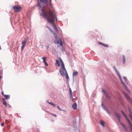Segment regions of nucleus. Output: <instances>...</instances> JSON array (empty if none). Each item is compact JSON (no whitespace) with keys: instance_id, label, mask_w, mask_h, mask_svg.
<instances>
[{"instance_id":"1","label":"nucleus","mask_w":132,"mask_h":132,"mask_svg":"<svg viewBox=\"0 0 132 132\" xmlns=\"http://www.w3.org/2000/svg\"><path fill=\"white\" fill-rule=\"evenodd\" d=\"M42 14L43 15V17L44 18L46 19L48 22L50 24H52V25L54 29L56 32H58V30L56 26L54 23V19L56 18V20H57V18L55 14L53 13L51 11H50L48 13V15H47L45 13H42L40 15Z\"/></svg>"},{"instance_id":"2","label":"nucleus","mask_w":132,"mask_h":132,"mask_svg":"<svg viewBox=\"0 0 132 132\" xmlns=\"http://www.w3.org/2000/svg\"><path fill=\"white\" fill-rule=\"evenodd\" d=\"M38 4L37 5V6L39 7V9L40 10H41L43 12V13H45L46 14V12L44 9V6L43 5V4H42L41 3L46 4V7H47L48 8V0H38Z\"/></svg>"},{"instance_id":"3","label":"nucleus","mask_w":132,"mask_h":132,"mask_svg":"<svg viewBox=\"0 0 132 132\" xmlns=\"http://www.w3.org/2000/svg\"><path fill=\"white\" fill-rule=\"evenodd\" d=\"M46 27L50 30V31L53 34L54 36V37L55 38H56V41L55 42V43H56L57 44H60V46H62V41L61 39H59V38L57 37V35L56 34V33L55 32L53 31V30L51 29L48 26H47Z\"/></svg>"},{"instance_id":"4","label":"nucleus","mask_w":132,"mask_h":132,"mask_svg":"<svg viewBox=\"0 0 132 132\" xmlns=\"http://www.w3.org/2000/svg\"><path fill=\"white\" fill-rule=\"evenodd\" d=\"M48 3V8L46 7L48 10V11L46 12V14H47L48 15V13L50 11H51L53 13H54V12L55 11V10L54 9L53 6L52 5L51 3V0H50V2Z\"/></svg>"},{"instance_id":"5","label":"nucleus","mask_w":132,"mask_h":132,"mask_svg":"<svg viewBox=\"0 0 132 132\" xmlns=\"http://www.w3.org/2000/svg\"><path fill=\"white\" fill-rule=\"evenodd\" d=\"M65 69H64L61 68L59 70V72L60 74L62 76H63L66 73V72H67V70L65 68Z\"/></svg>"},{"instance_id":"6","label":"nucleus","mask_w":132,"mask_h":132,"mask_svg":"<svg viewBox=\"0 0 132 132\" xmlns=\"http://www.w3.org/2000/svg\"><path fill=\"white\" fill-rule=\"evenodd\" d=\"M123 93L124 95L125 98L126 99L128 102H130L132 101V99L129 96L128 94H126L124 92H123Z\"/></svg>"},{"instance_id":"7","label":"nucleus","mask_w":132,"mask_h":132,"mask_svg":"<svg viewBox=\"0 0 132 132\" xmlns=\"http://www.w3.org/2000/svg\"><path fill=\"white\" fill-rule=\"evenodd\" d=\"M114 114L116 116L117 118L118 121L120 124V123H122L121 122V121L120 120L121 119V117L120 115H119V114L116 111L114 112Z\"/></svg>"},{"instance_id":"8","label":"nucleus","mask_w":132,"mask_h":132,"mask_svg":"<svg viewBox=\"0 0 132 132\" xmlns=\"http://www.w3.org/2000/svg\"><path fill=\"white\" fill-rule=\"evenodd\" d=\"M27 40V39L24 41H23L22 42V45L21 47V51H23V49L24 47L26 45V43Z\"/></svg>"},{"instance_id":"9","label":"nucleus","mask_w":132,"mask_h":132,"mask_svg":"<svg viewBox=\"0 0 132 132\" xmlns=\"http://www.w3.org/2000/svg\"><path fill=\"white\" fill-rule=\"evenodd\" d=\"M60 60V62L61 63L62 67V69H65V65L63 63V62L62 60V59L60 58H59Z\"/></svg>"},{"instance_id":"10","label":"nucleus","mask_w":132,"mask_h":132,"mask_svg":"<svg viewBox=\"0 0 132 132\" xmlns=\"http://www.w3.org/2000/svg\"><path fill=\"white\" fill-rule=\"evenodd\" d=\"M120 124L122 126L125 130L126 131H127L128 129L125 125H124L123 123H120Z\"/></svg>"},{"instance_id":"11","label":"nucleus","mask_w":132,"mask_h":132,"mask_svg":"<svg viewBox=\"0 0 132 132\" xmlns=\"http://www.w3.org/2000/svg\"><path fill=\"white\" fill-rule=\"evenodd\" d=\"M100 121L101 125H102L103 127H104L105 124L104 121L102 120H100Z\"/></svg>"},{"instance_id":"12","label":"nucleus","mask_w":132,"mask_h":132,"mask_svg":"<svg viewBox=\"0 0 132 132\" xmlns=\"http://www.w3.org/2000/svg\"><path fill=\"white\" fill-rule=\"evenodd\" d=\"M77 106V105L76 103H74L72 106V107L73 108L74 110H75L76 109V108Z\"/></svg>"},{"instance_id":"13","label":"nucleus","mask_w":132,"mask_h":132,"mask_svg":"<svg viewBox=\"0 0 132 132\" xmlns=\"http://www.w3.org/2000/svg\"><path fill=\"white\" fill-rule=\"evenodd\" d=\"M98 44H99L100 45H103V46H104L105 47H109V46L108 45L104 44L102 42H99L98 43Z\"/></svg>"},{"instance_id":"14","label":"nucleus","mask_w":132,"mask_h":132,"mask_svg":"<svg viewBox=\"0 0 132 132\" xmlns=\"http://www.w3.org/2000/svg\"><path fill=\"white\" fill-rule=\"evenodd\" d=\"M55 64L58 67H59L60 66V63L58 60H56V63H55Z\"/></svg>"},{"instance_id":"15","label":"nucleus","mask_w":132,"mask_h":132,"mask_svg":"<svg viewBox=\"0 0 132 132\" xmlns=\"http://www.w3.org/2000/svg\"><path fill=\"white\" fill-rule=\"evenodd\" d=\"M78 72L77 71H74L73 72L72 74V77L73 78V79H74V78L73 77L74 76H76L78 74Z\"/></svg>"},{"instance_id":"16","label":"nucleus","mask_w":132,"mask_h":132,"mask_svg":"<svg viewBox=\"0 0 132 132\" xmlns=\"http://www.w3.org/2000/svg\"><path fill=\"white\" fill-rule=\"evenodd\" d=\"M4 96L5 97V98L6 100L9 98L10 97V95H4Z\"/></svg>"},{"instance_id":"17","label":"nucleus","mask_w":132,"mask_h":132,"mask_svg":"<svg viewBox=\"0 0 132 132\" xmlns=\"http://www.w3.org/2000/svg\"><path fill=\"white\" fill-rule=\"evenodd\" d=\"M16 10L18 11V12H20L21 9V7L20 6V7H16Z\"/></svg>"},{"instance_id":"18","label":"nucleus","mask_w":132,"mask_h":132,"mask_svg":"<svg viewBox=\"0 0 132 132\" xmlns=\"http://www.w3.org/2000/svg\"><path fill=\"white\" fill-rule=\"evenodd\" d=\"M122 84H123V86L125 87V88L127 90L128 92L129 93H130L129 90V89H128V87H127L126 86V85L125 84V83H124Z\"/></svg>"},{"instance_id":"19","label":"nucleus","mask_w":132,"mask_h":132,"mask_svg":"<svg viewBox=\"0 0 132 132\" xmlns=\"http://www.w3.org/2000/svg\"><path fill=\"white\" fill-rule=\"evenodd\" d=\"M101 106L102 108L105 110L107 109L106 106L102 103L101 104Z\"/></svg>"},{"instance_id":"20","label":"nucleus","mask_w":132,"mask_h":132,"mask_svg":"<svg viewBox=\"0 0 132 132\" xmlns=\"http://www.w3.org/2000/svg\"><path fill=\"white\" fill-rule=\"evenodd\" d=\"M123 63L124 64L126 60L125 56L124 55H122Z\"/></svg>"},{"instance_id":"21","label":"nucleus","mask_w":132,"mask_h":132,"mask_svg":"<svg viewBox=\"0 0 132 132\" xmlns=\"http://www.w3.org/2000/svg\"><path fill=\"white\" fill-rule=\"evenodd\" d=\"M65 75L66 77L67 80L68 81V80L69 79V77L68 76L67 72H66V73L65 74Z\"/></svg>"},{"instance_id":"22","label":"nucleus","mask_w":132,"mask_h":132,"mask_svg":"<svg viewBox=\"0 0 132 132\" xmlns=\"http://www.w3.org/2000/svg\"><path fill=\"white\" fill-rule=\"evenodd\" d=\"M104 95H105V97H106L108 99H110V96L107 93L105 94Z\"/></svg>"},{"instance_id":"23","label":"nucleus","mask_w":132,"mask_h":132,"mask_svg":"<svg viewBox=\"0 0 132 132\" xmlns=\"http://www.w3.org/2000/svg\"><path fill=\"white\" fill-rule=\"evenodd\" d=\"M46 58L45 57H43L42 58V59L43 60V62L44 63L46 62Z\"/></svg>"},{"instance_id":"24","label":"nucleus","mask_w":132,"mask_h":132,"mask_svg":"<svg viewBox=\"0 0 132 132\" xmlns=\"http://www.w3.org/2000/svg\"><path fill=\"white\" fill-rule=\"evenodd\" d=\"M57 108L60 111H64V110L61 109L59 106H58V105L57 106Z\"/></svg>"},{"instance_id":"25","label":"nucleus","mask_w":132,"mask_h":132,"mask_svg":"<svg viewBox=\"0 0 132 132\" xmlns=\"http://www.w3.org/2000/svg\"><path fill=\"white\" fill-rule=\"evenodd\" d=\"M3 104L5 106V107H6L7 106V103L6 101H5L4 102H3Z\"/></svg>"},{"instance_id":"26","label":"nucleus","mask_w":132,"mask_h":132,"mask_svg":"<svg viewBox=\"0 0 132 132\" xmlns=\"http://www.w3.org/2000/svg\"><path fill=\"white\" fill-rule=\"evenodd\" d=\"M105 110L106 111V112L108 114H110V112L109 111V110L107 109H106Z\"/></svg>"},{"instance_id":"27","label":"nucleus","mask_w":132,"mask_h":132,"mask_svg":"<svg viewBox=\"0 0 132 132\" xmlns=\"http://www.w3.org/2000/svg\"><path fill=\"white\" fill-rule=\"evenodd\" d=\"M76 119H75L73 121V125H75L76 124Z\"/></svg>"},{"instance_id":"28","label":"nucleus","mask_w":132,"mask_h":132,"mask_svg":"<svg viewBox=\"0 0 132 132\" xmlns=\"http://www.w3.org/2000/svg\"><path fill=\"white\" fill-rule=\"evenodd\" d=\"M120 80V81H121V83L122 84H123L124 83L122 80V79L121 78V77H120V78H119Z\"/></svg>"},{"instance_id":"29","label":"nucleus","mask_w":132,"mask_h":132,"mask_svg":"<svg viewBox=\"0 0 132 132\" xmlns=\"http://www.w3.org/2000/svg\"><path fill=\"white\" fill-rule=\"evenodd\" d=\"M102 92L103 93L104 95L107 93L105 90H104L103 88H102Z\"/></svg>"},{"instance_id":"30","label":"nucleus","mask_w":132,"mask_h":132,"mask_svg":"<svg viewBox=\"0 0 132 132\" xmlns=\"http://www.w3.org/2000/svg\"><path fill=\"white\" fill-rule=\"evenodd\" d=\"M16 7H18V6L15 5L13 7V9L14 10H16Z\"/></svg>"},{"instance_id":"31","label":"nucleus","mask_w":132,"mask_h":132,"mask_svg":"<svg viewBox=\"0 0 132 132\" xmlns=\"http://www.w3.org/2000/svg\"><path fill=\"white\" fill-rule=\"evenodd\" d=\"M69 92H70V94H72V90H71V88H70L69 89Z\"/></svg>"},{"instance_id":"32","label":"nucleus","mask_w":132,"mask_h":132,"mask_svg":"<svg viewBox=\"0 0 132 132\" xmlns=\"http://www.w3.org/2000/svg\"><path fill=\"white\" fill-rule=\"evenodd\" d=\"M7 107L9 108H11V106L9 104H7Z\"/></svg>"},{"instance_id":"33","label":"nucleus","mask_w":132,"mask_h":132,"mask_svg":"<svg viewBox=\"0 0 132 132\" xmlns=\"http://www.w3.org/2000/svg\"><path fill=\"white\" fill-rule=\"evenodd\" d=\"M123 78L125 80V81L127 82V81L126 79V77L125 76H124L123 77Z\"/></svg>"},{"instance_id":"34","label":"nucleus","mask_w":132,"mask_h":132,"mask_svg":"<svg viewBox=\"0 0 132 132\" xmlns=\"http://www.w3.org/2000/svg\"><path fill=\"white\" fill-rule=\"evenodd\" d=\"M70 96L71 98L73 100V99L72 97V94H70Z\"/></svg>"},{"instance_id":"35","label":"nucleus","mask_w":132,"mask_h":132,"mask_svg":"<svg viewBox=\"0 0 132 132\" xmlns=\"http://www.w3.org/2000/svg\"><path fill=\"white\" fill-rule=\"evenodd\" d=\"M74 127V131H76V130L77 129V126L76 127Z\"/></svg>"},{"instance_id":"36","label":"nucleus","mask_w":132,"mask_h":132,"mask_svg":"<svg viewBox=\"0 0 132 132\" xmlns=\"http://www.w3.org/2000/svg\"><path fill=\"white\" fill-rule=\"evenodd\" d=\"M62 47V48H61V50L63 51H65L64 48L63 47V46H61Z\"/></svg>"},{"instance_id":"37","label":"nucleus","mask_w":132,"mask_h":132,"mask_svg":"<svg viewBox=\"0 0 132 132\" xmlns=\"http://www.w3.org/2000/svg\"><path fill=\"white\" fill-rule=\"evenodd\" d=\"M129 115L130 117L132 116V112H130V113H129Z\"/></svg>"},{"instance_id":"38","label":"nucleus","mask_w":132,"mask_h":132,"mask_svg":"<svg viewBox=\"0 0 132 132\" xmlns=\"http://www.w3.org/2000/svg\"><path fill=\"white\" fill-rule=\"evenodd\" d=\"M44 63L45 65V66H47L48 65V64L46 62H44Z\"/></svg>"},{"instance_id":"39","label":"nucleus","mask_w":132,"mask_h":132,"mask_svg":"<svg viewBox=\"0 0 132 132\" xmlns=\"http://www.w3.org/2000/svg\"><path fill=\"white\" fill-rule=\"evenodd\" d=\"M117 75H118V77H119V78H120L121 77V76L120 75V74L119 73L117 74Z\"/></svg>"},{"instance_id":"40","label":"nucleus","mask_w":132,"mask_h":132,"mask_svg":"<svg viewBox=\"0 0 132 132\" xmlns=\"http://www.w3.org/2000/svg\"><path fill=\"white\" fill-rule=\"evenodd\" d=\"M128 109L129 113H130V112H132L131 110H130V108H128Z\"/></svg>"},{"instance_id":"41","label":"nucleus","mask_w":132,"mask_h":132,"mask_svg":"<svg viewBox=\"0 0 132 132\" xmlns=\"http://www.w3.org/2000/svg\"><path fill=\"white\" fill-rule=\"evenodd\" d=\"M113 69H114V70H116L117 69L116 68V67L115 66H113Z\"/></svg>"},{"instance_id":"42","label":"nucleus","mask_w":132,"mask_h":132,"mask_svg":"<svg viewBox=\"0 0 132 132\" xmlns=\"http://www.w3.org/2000/svg\"><path fill=\"white\" fill-rule=\"evenodd\" d=\"M115 71L116 72L117 74L119 73V72H118L117 69L116 70H115Z\"/></svg>"},{"instance_id":"43","label":"nucleus","mask_w":132,"mask_h":132,"mask_svg":"<svg viewBox=\"0 0 132 132\" xmlns=\"http://www.w3.org/2000/svg\"><path fill=\"white\" fill-rule=\"evenodd\" d=\"M121 111L122 113V114L123 115H124V114H125V113H124V112H123V110H121Z\"/></svg>"},{"instance_id":"44","label":"nucleus","mask_w":132,"mask_h":132,"mask_svg":"<svg viewBox=\"0 0 132 132\" xmlns=\"http://www.w3.org/2000/svg\"><path fill=\"white\" fill-rule=\"evenodd\" d=\"M48 103L49 104H51L52 105L53 104V103H52L51 102H48Z\"/></svg>"},{"instance_id":"45","label":"nucleus","mask_w":132,"mask_h":132,"mask_svg":"<svg viewBox=\"0 0 132 132\" xmlns=\"http://www.w3.org/2000/svg\"><path fill=\"white\" fill-rule=\"evenodd\" d=\"M45 46L46 47V48H47V49H48V48L49 47V46H47V45H45Z\"/></svg>"},{"instance_id":"46","label":"nucleus","mask_w":132,"mask_h":132,"mask_svg":"<svg viewBox=\"0 0 132 132\" xmlns=\"http://www.w3.org/2000/svg\"><path fill=\"white\" fill-rule=\"evenodd\" d=\"M2 101H3V102L5 101V99L4 98H3L2 99Z\"/></svg>"},{"instance_id":"47","label":"nucleus","mask_w":132,"mask_h":132,"mask_svg":"<svg viewBox=\"0 0 132 132\" xmlns=\"http://www.w3.org/2000/svg\"><path fill=\"white\" fill-rule=\"evenodd\" d=\"M1 125L2 126H4V124L3 123H1Z\"/></svg>"},{"instance_id":"48","label":"nucleus","mask_w":132,"mask_h":132,"mask_svg":"<svg viewBox=\"0 0 132 132\" xmlns=\"http://www.w3.org/2000/svg\"><path fill=\"white\" fill-rule=\"evenodd\" d=\"M1 94H2V95L3 96H4V95H5L4 94V92L3 91H2V93H1Z\"/></svg>"},{"instance_id":"49","label":"nucleus","mask_w":132,"mask_h":132,"mask_svg":"<svg viewBox=\"0 0 132 132\" xmlns=\"http://www.w3.org/2000/svg\"><path fill=\"white\" fill-rule=\"evenodd\" d=\"M130 129L132 130V125H130Z\"/></svg>"},{"instance_id":"50","label":"nucleus","mask_w":132,"mask_h":132,"mask_svg":"<svg viewBox=\"0 0 132 132\" xmlns=\"http://www.w3.org/2000/svg\"><path fill=\"white\" fill-rule=\"evenodd\" d=\"M128 123L129 124V125H130V126L131 125H132V124H131V122L130 121V122H129Z\"/></svg>"},{"instance_id":"51","label":"nucleus","mask_w":132,"mask_h":132,"mask_svg":"<svg viewBox=\"0 0 132 132\" xmlns=\"http://www.w3.org/2000/svg\"><path fill=\"white\" fill-rule=\"evenodd\" d=\"M126 120L128 122H130V121H129V119H127Z\"/></svg>"},{"instance_id":"52","label":"nucleus","mask_w":132,"mask_h":132,"mask_svg":"<svg viewBox=\"0 0 132 132\" xmlns=\"http://www.w3.org/2000/svg\"><path fill=\"white\" fill-rule=\"evenodd\" d=\"M52 105L55 106H56V105L53 103Z\"/></svg>"},{"instance_id":"53","label":"nucleus","mask_w":132,"mask_h":132,"mask_svg":"<svg viewBox=\"0 0 132 132\" xmlns=\"http://www.w3.org/2000/svg\"><path fill=\"white\" fill-rule=\"evenodd\" d=\"M53 116H55V117H57L56 115V114H53Z\"/></svg>"},{"instance_id":"54","label":"nucleus","mask_w":132,"mask_h":132,"mask_svg":"<svg viewBox=\"0 0 132 132\" xmlns=\"http://www.w3.org/2000/svg\"><path fill=\"white\" fill-rule=\"evenodd\" d=\"M123 115L125 117H126L127 116L125 114H124V115Z\"/></svg>"},{"instance_id":"55","label":"nucleus","mask_w":132,"mask_h":132,"mask_svg":"<svg viewBox=\"0 0 132 132\" xmlns=\"http://www.w3.org/2000/svg\"><path fill=\"white\" fill-rule=\"evenodd\" d=\"M46 102H47L48 103V102H49V101H48V100L46 101Z\"/></svg>"},{"instance_id":"56","label":"nucleus","mask_w":132,"mask_h":132,"mask_svg":"<svg viewBox=\"0 0 132 132\" xmlns=\"http://www.w3.org/2000/svg\"><path fill=\"white\" fill-rule=\"evenodd\" d=\"M125 118L126 119H128L127 116Z\"/></svg>"},{"instance_id":"57","label":"nucleus","mask_w":132,"mask_h":132,"mask_svg":"<svg viewBox=\"0 0 132 132\" xmlns=\"http://www.w3.org/2000/svg\"><path fill=\"white\" fill-rule=\"evenodd\" d=\"M1 46H0V50H1Z\"/></svg>"},{"instance_id":"58","label":"nucleus","mask_w":132,"mask_h":132,"mask_svg":"<svg viewBox=\"0 0 132 132\" xmlns=\"http://www.w3.org/2000/svg\"><path fill=\"white\" fill-rule=\"evenodd\" d=\"M131 132H132V131Z\"/></svg>"}]
</instances>
